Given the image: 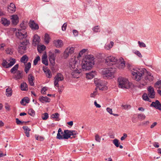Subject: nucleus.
<instances>
[{
  "instance_id": "f257e3e1",
  "label": "nucleus",
  "mask_w": 161,
  "mask_h": 161,
  "mask_svg": "<svg viewBox=\"0 0 161 161\" xmlns=\"http://www.w3.org/2000/svg\"><path fill=\"white\" fill-rule=\"evenodd\" d=\"M94 58L92 55H88L83 59L82 63V69L84 71L91 70L94 64Z\"/></svg>"
},
{
  "instance_id": "f03ea898",
  "label": "nucleus",
  "mask_w": 161,
  "mask_h": 161,
  "mask_svg": "<svg viewBox=\"0 0 161 161\" xmlns=\"http://www.w3.org/2000/svg\"><path fill=\"white\" fill-rule=\"evenodd\" d=\"M147 70L145 69H138V70L131 71V74L132 75V78L138 81L142 79V76L144 74L145 71Z\"/></svg>"
},
{
  "instance_id": "7ed1b4c3",
  "label": "nucleus",
  "mask_w": 161,
  "mask_h": 161,
  "mask_svg": "<svg viewBox=\"0 0 161 161\" xmlns=\"http://www.w3.org/2000/svg\"><path fill=\"white\" fill-rule=\"evenodd\" d=\"M117 58L113 56H109L105 59V63L108 66H111L116 64L118 61Z\"/></svg>"
},
{
  "instance_id": "20e7f679",
  "label": "nucleus",
  "mask_w": 161,
  "mask_h": 161,
  "mask_svg": "<svg viewBox=\"0 0 161 161\" xmlns=\"http://www.w3.org/2000/svg\"><path fill=\"white\" fill-rule=\"evenodd\" d=\"M119 87L121 88H127V85L128 83V80L122 77H119L118 79Z\"/></svg>"
},
{
  "instance_id": "39448f33",
  "label": "nucleus",
  "mask_w": 161,
  "mask_h": 161,
  "mask_svg": "<svg viewBox=\"0 0 161 161\" xmlns=\"http://www.w3.org/2000/svg\"><path fill=\"white\" fill-rule=\"evenodd\" d=\"M15 35L16 37L19 39L25 38L27 36V32L25 31V29L23 30L22 29L18 30V31H17L16 32Z\"/></svg>"
},
{
  "instance_id": "423d86ee",
  "label": "nucleus",
  "mask_w": 161,
  "mask_h": 161,
  "mask_svg": "<svg viewBox=\"0 0 161 161\" xmlns=\"http://www.w3.org/2000/svg\"><path fill=\"white\" fill-rule=\"evenodd\" d=\"M64 79V77L63 75L60 73H58L54 78V86L59 87V81H62Z\"/></svg>"
},
{
  "instance_id": "0eeeda50",
  "label": "nucleus",
  "mask_w": 161,
  "mask_h": 161,
  "mask_svg": "<svg viewBox=\"0 0 161 161\" xmlns=\"http://www.w3.org/2000/svg\"><path fill=\"white\" fill-rule=\"evenodd\" d=\"M65 134L64 135V138L66 139H68L71 136H75L78 134L76 131L73 130H65Z\"/></svg>"
},
{
  "instance_id": "6e6552de",
  "label": "nucleus",
  "mask_w": 161,
  "mask_h": 161,
  "mask_svg": "<svg viewBox=\"0 0 161 161\" xmlns=\"http://www.w3.org/2000/svg\"><path fill=\"white\" fill-rule=\"evenodd\" d=\"M56 57V54L53 53L51 52H49L48 57L49 60L51 64L53 66L55 65V61Z\"/></svg>"
},
{
  "instance_id": "1a4fd4ad",
  "label": "nucleus",
  "mask_w": 161,
  "mask_h": 161,
  "mask_svg": "<svg viewBox=\"0 0 161 161\" xmlns=\"http://www.w3.org/2000/svg\"><path fill=\"white\" fill-rule=\"evenodd\" d=\"M103 75H105L106 77H111L113 75V72L112 71L111 68L104 69L102 70Z\"/></svg>"
},
{
  "instance_id": "9d476101",
  "label": "nucleus",
  "mask_w": 161,
  "mask_h": 161,
  "mask_svg": "<svg viewBox=\"0 0 161 161\" xmlns=\"http://www.w3.org/2000/svg\"><path fill=\"white\" fill-rule=\"evenodd\" d=\"M22 71L18 70L15 72V74L13 76V78L16 80H19L23 77Z\"/></svg>"
},
{
  "instance_id": "9b49d317",
  "label": "nucleus",
  "mask_w": 161,
  "mask_h": 161,
  "mask_svg": "<svg viewBox=\"0 0 161 161\" xmlns=\"http://www.w3.org/2000/svg\"><path fill=\"white\" fill-rule=\"evenodd\" d=\"M148 95L149 97L151 98H153L155 97V92L154 89L151 86H149L147 88Z\"/></svg>"
},
{
  "instance_id": "f8f14e48",
  "label": "nucleus",
  "mask_w": 161,
  "mask_h": 161,
  "mask_svg": "<svg viewBox=\"0 0 161 161\" xmlns=\"http://www.w3.org/2000/svg\"><path fill=\"white\" fill-rule=\"evenodd\" d=\"M30 27L33 30H38L39 29L38 25L35 23L34 20H30L29 23Z\"/></svg>"
},
{
  "instance_id": "ddd939ff",
  "label": "nucleus",
  "mask_w": 161,
  "mask_h": 161,
  "mask_svg": "<svg viewBox=\"0 0 161 161\" xmlns=\"http://www.w3.org/2000/svg\"><path fill=\"white\" fill-rule=\"evenodd\" d=\"M151 107H153L156 109L161 110V104L158 100H156L154 102H153L150 105Z\"/></svg>"
},
{
  "instance_id": "4468645a",
  "label": "nucleus",
  "mask_w": 161,
  "mask_h": 161,
  "mask_svg": "<svg viewBox=\"0 0 161 161\" xmlns=\"http://www.w3.org/2000/svg\"><path fill=\"white\" fill-rule=\"evenodd\" d=\"M8 11L11 13H13L16 11V7L14 4L13 3H11L10 5L7 8Z\"/></svg>"
},
{
  "instance_id": "2eb2a0df",
  "label": "nucleus",
  "mask_w": 161,
  "mask_h": 161,
  "mask_svg": "<svg viewBox=\"0 0 161 161\" xmlns=\"http://www.w3.org/2000/svg\"><path fill=\"white\" fill-rule=\"evenodd\" d=\"M40 37L36 34L34 35L33 38V44L36 46L40 42Z\"/></svg>"
},
{
  "instance_id": "dca6fc26",
  "label": "nucleus",
  "mask_w": 161,
  "mask_h": 161,
  "mask_svg": "<svg viewBox=\"0 0 161 161\" xmlns=\"http://www.w3.org/2000/svg\"><path fill=\"white\" fill-rule=\"evenodd\" d=\"M39 100L42 103H44V102L49 103L50 102L51 99L47 96L43 97V96H41L39 97Z\"/></svg>"
},
{
  "instance_id": "f3484780",
  "label": "nucleus",
  "mask_w": 161,
  "mask_h": 161,
  "mask_svg": "<svg viewBox=\"0 0 161 161\" xmlns=\"http://www.w3.org/2000/svg\"><path fill=\"white\" fill-rule=\"evenodd\" d=\"M43 70L44 73L46 74V76L47 78H50L52 77V75L51 72L49 69H47V67L45 68L43 67Z\"/></svg>"
},
{
  "instance_id": "a211bd4d",
  "label": "nucleus",
  "mask_w": 161,
  "mask_h": 161,
  "mask_svg": "<svg viewBox=\"0 0 161 161\" xmlns=\"http://www.w3.org/2000/svg\"><path fill=\"white\" fill-rule=\"evenodd\" d=\"M53 43L56 47L60 48L63 46V41L61 40H54L53 42Z\"/></svg>"
},
{
  "instance_id": "6ab92c4d",
  "label": "nucleus",
  "mask_w": 161,
  "mask_h": 161,
  "mask_svg": "<svg viewBox=\"0 0 161 161\" xmlns=\"http://www.w3.org/2000/svg\"><path fill=\"white\" fill-rule=\"evenodd\" d=\"M26 50V47L21 45L18 48V52L21 54H23L25 53V51Z\"/></svg>"
},
{
  "instance_id": "aec40b11",
  "label": "nucleus",
  "mask_w": 161,
  "mask_h": 161,
  "mask_svg": "<svg viewBox=\"0 0 161 161\" xmlns=\"http://www.w3.org/2000/svg\"><path fill=\"white\" fill-rule=\"evenodd\" d=\"M62 131L61 128H59L58 130V133L57 134L56 138L58 139H65V138H64V135L65 134V130L64 131V135H60V132Z\"/></svg>"
},
{
  "instance_id": "412c9836",
  "label": "nucleus",
  "mask_w": 161,
  "mask_h": 161,
  "mask_svg": "<svg viewBox=\"0 0 161 161\" xmlns=\"http://www.w3.org/2000/svg\"><path fill=\"white\" fill-rule=\"evenodd\" d=\"M1 22L2 24L5 26H8L10 24L9 20L4 18H2Z\"/></svg>"
},
{
  "instance_id": "4be33fe9",
  "label": "nucleus",
  "mask_w": 161,
  "mask_h": 161,
  "mask_svg": "<svg viewBox=\"0 0 161 161\" xmlns=\"http://www.w3.org/2000/svg\"><path fill=\"white\" fill-rule=\"evenodd\" d=\"M42 63L46 66L48 65L47 56L46 54H44L42 58Z\"/></svg>"
},
{
  "instance_id": "5701e85b",
  "label": "nucleus",
  "mask_w": 161,
  "mask_h": 161,
  "mask_svg": "<svg viewBox=\"0 0 161 161\" xmlns=\"http://www.w3.org/2000/svg\"><path fill=\"white\" fill-rule=\"evenodd\" d=\"M95 75V71H92L88 73H86V77L87 79H91L94 77Z\"/></svg>"
},
{
  "instance_id": "b1692460",
  "label": "nucleus",
  "mask_w": 161,
  "mask_h": 161,
  "mask_svg": "<svg viewBox=\"0 0 161 161\" xmlns=\"http://www.w3.org/2000/svg\"><path fill=\"white\" fill-rule=\"evenodd\" d=\"M34 77L31 74H30L28 75V80L30 85L31 86H34V84L33 82Z\"/></svg>"
},
{
  "instance_id": "393cba45",
  "label": "nucleus",
  "mask_w": 161,
  "mask_h": 161,
  "mask_svg": "<svg viewBox=\"0 0 161 161\" xmlns=\"http://www.w3.org/2000/svg\"><path fill=\"white\" fill-rule=\"evenodd\" d=\"M30 100L29 98L27 97H24L20 101V103L24 105H26V103H29Z\"/></svg>"
},
{
  "instance_id": "a878e982",
  "label": "nucleus",
  "mask_w": 161,
  "mask_h": 161,
  "mask_svg": "<svg viewBox=\"0 0 161 161\" xmlns=\"http://www.w3.org/2000/svg\"><path fill=\"white\" fill-rule=\"evenodd\" d=\"M77 61L75 60H72L69 63V66L72 69L75 68Z\"/></svg>"
},
{
  "instance_id": "bb28decb",
  "label": "nucleus",
  "mask_w": 161,
  "mask_h": 161,
  "mask_svg": "<svg viewBox=\"0 0 161 161\" xmlns=\"http://www.w3.org/2000/svg\"><path fill=\"white\" fill-rule=\"evenodd\" d=\"M12 94V90L11 88L8 87L6 90V95L8 97H11Z\"/></svg>"
},
{
  "instance_id": "cd10ccee",
  "label": "nucleus",
  "mask_w": 161,
  "mask_h": 161,
  "mask_svg": "<svg viewBox=\"0 0 161 161\" xmlns=\"http://www.w3.org/2000/svg\"><path fill=\"white\" fill-rule=\"evenodd\" d=\"M19 22L18 17L17 15H13L12 18V23L15 25H16Z\"/></svg>"
},
{
  "instance_id": "c85d7f7f",
  "label": "nucleus",
  "mask_w": 161,
  "mask_h": 161,
  "mask_svg": "<svg viewBox=\"0 0 161 161\" xmlns=\"http://www.w3.org/2000/svg\"><path fill=\"white\" fill-rule=\"evenodd\" d=\"M21 90L22 91H25L28 90L27 85L26 83L24 82H23L20 85Z\"/></svg>"
},
{
  "instance_id": "c756f323",
  "label": "nucleus",
  "mask_w": 161,
  "mask_h": 161,
  "mask_svg": "<svg viewBox=\"0 0 161 161\" xmlns=\"http://www.w3.org/2000/svg\"><path fill=\"white\" fill-rule=\"evenodd\" d=\"M19 65L18 64H17L15 65L10 70V71L11 73L15 74V71H17L19 68Z\"/></svg>"
},
{
  "instance_id": "7c9ffc66",
  "label": "nucleus",
  "mask_w": 161,
  "mask_h": 161,
  "mask_svg": "<svg viewBox=\"0 0 161 161\" xmlns=\"http://www.w3.org/2000/svg\"><path fill=\"white\" fill-rule=\"evenodd\" d=\"M31 63L30 62H28L26 65L25 66L24 69V71L26 73H27L29 71L31 68Z\"/></svg>"
},
{
  "instance_id": "2f4dec72",
  "label": "nucleus",
  "mask_w": 161,
  "mask_h": 161,
  "mask_svg": "<svg viewBox=\"0 0 161 161\" xmlns=\"http://www.w3.org/2000/svg\"><path fill=\"white\" fill-rule=\"evenodd\" d=\"M59 114L57 113H56L52 114V118H55V121H59L60 120V119L59 118Z\"/></svg>"
},
{
  "instance_id": "473e14b6",
  "label": "nucleus",
  "mask_w": 161,
  "mask_h": 161,
  "mask_svg": "<svg viewBox=\"0 0 161 161\" xmlns=\"http://www.w3.org/2000/svg\"><path fill=\"white\" fill-rule=\"evenodd\" d=\"M46 48V47L44 45L38 46L37 47V50L39 53H41L42 51H44Z\"/></svg>"
},
{
  "instance_id": "72a5a7b5",
  "label": "nucleus",
  "mask_w": 161,
  "mask_h": 161,
  "mask_svg": "<svg viewBox=\"0 0 161 161\" xmlns=\"http://www.w3.org/2000/svg\"><path fill=\"white\" fill-rule=\"evenodd\" d=\"M50 38L49 35L47 33H46L45 35L44 41L45 42L48 44L49 42Z\"/></svg>"
},
{
  "instance_id": "f704fd0d",
  "label": "nucleus",
  "mask_w": 161,
  "mask_h": 161,
  "mask_svg": "<svg viewBox=\"0 0 161 161\" xmlns=\"http://www.w3.org/2000/svg\"><path fill=\"white\" fill-rule=\"evenodd\" d=\"M20 43L21 45L26 47L28 44H30L29 40L28 39L24 40L22 42H20Z\"/></svg>"
},
{
  "instance_id": "c9c22d12",
  "label": "nucleus",
  "mask_w": 161,
  "mask_h": 161,
  "mask_svg": "<svg viewBox=\"0 0 161 161\" xmlns=\"http://www.w3.org/2000/svg\"><path fill=\"white\" fill-rule=\"evenodd\" d=\"M28 59V57L26 55H25L21 57L20 59V61L22 63H25V61L26 60V61H27Z\"/></svg>"
},
{
  "instance_id": "e433bc0d",
  "label": "nucleus",
  "mask_w": 161,
  "mask_h": 161,
  "mask_svg": "<svg viewBox=\"0 0 161 161\" xmlns=\"http://www.w3.org/2000/svg\"><path fill=\"white\" fill-rule=\"evenodd\" d=\"M16 62V60L15 59L12 58V60L10 62V63L8 64V67H10L13 65Z\"/></svg>"
},
{
  "instance_id": "4c0bfd02",
  "label": "nucleus",
  "mask_w": 161,
  "mask_h": 161,
  "mask_svg": "<svg viewBox=\"0 0 161 161\" xmlns=\"http://www.w3.org/2000/svg\"><path fill=\"white\" fill-rule=\"evenodd\" d=\"M154 86L155 87L160 88L161 87V80H159L156 82L154 84Z\"/></svg>"
},
{
  "instance_id": "58836bf2",
  "label": "nucleus",
  "mask_w": 161,
  "mask_h": 161,
  "mask_svg": "<svg viewBox=\"0 0 161 161\" xmlns=\"http://www.w3.org/2000/svg\"><path fill=\"white\" fill-rule=\"evenodd\" d=\"M48 114L46 113L42 114V118L43 120H46L48 119Z\"/></svg>"
},
{
  "instance_id": "ea45409f",
  "label": "nucleus",
  "mask_w": 161,
  "mask_h": 161,
  "mask_svg": "<svg viewBox=\"0 0 161 161\" xmlns=\"http://www.w3.org/2000/svg\"><path fill=\"white\" fill-rule=\"evenodd\" d=\"M146 80H148L149 81H152L153 80V77L151 75V73L148 74V75L145 77Z\"/></svg>"
},
{
  "instance_id": "a19ab883",
  "label": "nucleus",
  "mask_w": 161,
  "mask_h": 161,
  "mask_svg": "<svg viewBox=\"0 0 161 161\" xmlns=\"http://www.w3.org/2000/svg\"><path fill=\"white\" fill-rule=\"evenodd\" d=\"M8 64L7 61L5 59H3V61L2 65L3 67L6 68H8V67H7L8 66Z\"/></svg>"
},
{
  "instance_id": "79ce46f5",
  "label": "nucleus",
  "mask_w": 161,
  "mask_h": 161,
  "mask_svg": "<svg viewBox=\"0 0 161 161\" xmlns=\"http://www.w3.org/2000/svg\"><path fill=\"white\" fill-rule=\"evenodd\" d=\"M28 114L32 116H34L35 115V111L32 108H31L29 110Z\"/></svg>"
},
{
  "instance_id": "37998d69",
  "label": "nucleus",
  "mask_w": 161,
  "mask_h": 161,
  "mask_svg": "<svg viewBox=\"0 0 161 161\" xmlns=\"http://www.w3.org/2000/svg\"><path fill=\"white\" fill-rule=\"evenodd\" d=\"M40 60V58L39 56H37L36 58L34 59L33 61V64L34 65H36L38 63V62Z\"/></svg>"
},
{
  "instance_id": "c03bdc74",
  "label": "nucleus",
  "mask_w": 161,
  "mask_h": 161,
  "mask_svg": "<svg viewBox=\"0 0 161 161\" xmlns=\"http://www.w3.org/2000/svg\"><path fill=\"white\" fill-rule=\"evenodd\" d=\"M113 142L116 147H119V143L118 140L116 139H115L113 140Z\"/></svg>"
},
{
  "instance_id": "a18cd8bd",
  "label": "nucleus",
  "mask_w": 161,
  "mask_h": 161,
  "mask_svg": "<svg viewBox=\"0 0 161 161\" xmlns=\"http://www.w3.org/2000/svg\"><path fill=\"white\" fill-rule=\"evenodd\" d=\"M15 120H16V123H17V124L18 125H19L20 124H22V123H27L29 122V121H27V122H26V121H20V120H19V119H18V118H16L15 119Z\"/></svg>"
},
{
  "instance_id": "49530a36",
  "label": "nucleus",
  "mask_w": 161,
  "mask_h": 161,
  "mask_svg": "<svg viewBox=\"0 0 161 161\" xmlns=\"http://www.w3.org/2000/svg\"><path fill=\"white\" fill-rule=\"evenodd\" d=\"M93 31L96 32L100 31V29L98 25L95 26L92 28Z\"/></svg>"
},
{
  "instance_id": "de8ad7c7",
  "label": "nucleus",
  "mask_w": 161,
  "mask_h": 161,
  "mask_svg": "<svg viewBox=\"0 0 161 161\" xmlns=\"http://www.w3.org/2000/svg\"><path fill=\"white\" fill-rule=\"evenodd\" d=\"M66 50H67V52H68L70 54H71L74 53V48L73 47H71L69 49L67 48Z\"/></svg>"
},
{
  "instance_id": "09e8293b",
  "label": "nucleus",
  "mask_w": 161,
  "mask_h": 161,
  "mask_svg": "<svg viewBox=\"0 0 161 161\" xmlns=\"http://www.w3.org/2000/svg\"><path fill=\"white\" fill-rule=\"evenodd\" d=\"M87 49H84L82 50L79 53L78 55V57H81V56L84 53H85L87 50Z\"/></svg>"
},
{
  "instance_id": "8fccbe9b",
  "label": "nucleus",
  "mask_w": 161,
  "mask_h": 161,
  "mask_svg": "<svg viewBox=\"0 0 161 161\" xmlns=\"http://www.w3.org/2000/svg\"><path fill=\"white\" fill-rule=\"evenodd\" d=\"M138 118L142 120L144 119L146 117L145 115L143 114H139L138 115Z\"/></svg>"
},
{
  "instance_id": "3c124183",
  "label": "nucleus",
  "mask_w": 161,
  "mask_h": 161,
  "mask_svg": "<svg viewBox=\"0 0 161 161\" xmlns=\"http://www.w3.org/2000/svg\"><path fill=\"white\" fill-rule=\"evenodd\" d=\"M143 99L145 101L148 100H149V98L147 93H144L142 95Z\"/></svg>"
},
{
  "instance_id": "603ef678",
  "label": "nucleus",
  "mask_w": 161,
  "mask_h": 161,
  "mask_svg": "<svg viewBox=\"0 0 161 161\" xmlns=\"http://www.w3.org/2000/svg\"><path fill=\"white\" fill-rule=\"evenodd\" d=\"M6 53L8 54L12 55L13 54V51L11 49L8 48L6 50Z\"/></svg>"
},
{
  "instance_id": "864d4df0",
  "label": "nucleus",
  "mask_w": 161,
  "mask_h": 161,
  "mask_svg": "<svg viewBox=\"0 0 161 161\" xmlns=\"http://www.w3.org/2000/svg\"><path fill=\"white\" fill-rule=\"evenodd\" d=\"M146 83L145 81H143L141 83L140 85L138 86V87L140 88H141L143 86H145L146 84Z\"/></svg>"
},
{
  "instance_id": "5fc2aeb1",
  "label": "nucleus",
  "mask_w": 161,
  "mask_h": 161,
  "mask_svg": "<svg viewBox=\"0 0 161 161\" xmlns=\"http://www.w3.org/2000/svg\"><path fill=\"white\" fill-rule=\"evenodd\" d=\"M22 128L25 132H28L31 131V129L27 126H23Z\"/></svg>"
},
{
  "instance_id": "6e6d98bb",
  "label": "nucleus",
  "mask_w": 161,
  "mask_h": 161,
  "mask_svg": "<svg viewBox=\"0 0 161 161\" xmlns=\"http://www.w3.org/2000/svg\"><path fill=\"white\" fill-rule=\"evenodd\" d=\"M138 43L139 44V46L140 47H146V45L143 42H141L140 41H138Z\"/></svg>"
},
{
  "instance_id": "4d7b16f0",
  "label": "nucleus",
  "mask_w": 161,
  "mask_h": 161,
  "mask_svg": "<svg viewBox=\"0 0 161 161\" xmlns=\"http://www.w3.org/2000/svg\"><path fill=\"white\" fill-rule=\"evenodd\" d=\"M95 140L97 142H100L101 138L98 134H96L95 135Z\"/></svg>"
},
{
  "instance_id": "13d9d810",
  "label": "nucleus",
  "mask_w": 161,
  "mask_h": 161,
  "mask_svg": "<svg viewBox=\"0 0 161 161\" xmlns=\"http://www.w3.org/2000/svg\"><path fill=\"white\" fill-rule=\"evenodd\" d=\"M20 26L22 29H23L24 30L26 29V25L24 22H22L21 23L20 25Z\"/></svg>"
},
{
  "instance_id": "bf43d9fd",
  "label": "nucleus",
  "mask_w": 161,
  "mask_h": 161,
  "mask_svg": "<svg viewBox=\"0 0 161 161\" xmlns=\"http://www.w3.org/2000/svg\"><path fill=\"white\" fill-rule=\"evenodd\" d=\"M97 86L98 87L99 89L101 90H103L104 87H103V86L100 83L97 84Z\"/></svg>"
},
{
  "instance_id": "052dcab7",
  "label": "nucleus",
  "mask_w": 161,
  "mask_h": 161,
  "mask_svg": "<svg viewBox=\"0 0 161 161\" xmlns=\"http://www.w3.org/2000/svg\"><path fill=\"white\" fill-rule=\"evenodd\" d=\"M47 87H44L42 88L41 90V93L42 94H45V92L47 91Z\"/></svg>"
},
{
  "instance_id": "680f3d73",
  "label": "nucleus",
  "mask_w": 161,
  "mask_h": 161,
  "mask_svg": "<svg viewBox=\"0 0 161 161\" xmlns=\"http://www.w3.org/2000/svg\"><path fill=\"white\" fill-rule=\"evenodd\" d=\"M67 26V23H64L62 26V30L63 31H65L66 30Z\"/></svg>"
},
{
  "instance_id": "e2e57ef3",
  "label": "nucleus",
  "mask_w": 161,
  "mask_h": 161,
  "mask_svg": "<svg viewBox=\"0 0 161 161\" xmlns=\"http://www.w3.org/2000/svg\"><path fill=\"white\" fill-rule=\"evenodd\" d=\"M134 53L140 58H142V55L140 52L139 51H138L137 50L136 51L134 52Z\"/></svg>"
},
{
  "instance_id": "0e129e2a",
  "label": "nucleus",
  "mask_w": 161,
  "mask_h": 161,
  "mask_svg": "<svg viewBox=\"0 0 161 161\" xmlns=\"http://www.w3.org/2000/svg\"><path fill=\"white\" fill-rule=\"evenodd\" d=\"M153 146L156 148H158L159 147V145L158 142H154L153 143Z\"/></svg>"
},
{
  "instance_id": "69168bd1",
  "label": "nucleus",
  "mask_w": 161,
  "mask_h": 161,
  "mask_svg": "<svg viewBox=\"0 0 161 161\" xmlns=\"http://www.w3.org/2000/svg\"><path fill=\"white\" fill-rule=\"evenodd\" d=\"M67 52V50H65L64 52V57L65 58H67L70 54Z\"/></svg>"
},
{
  "instance_id": "338daca9",
  "label": "nucleus",
  "mask_w": 161,
  "mask_h": 161,
  "mask_svg": "<svg viewBox=\"0 0 161 161\" xmlns=\"http://www.w3.org/2000/svg\"><path fill=\"white\" fill-rule=\"evenodd\" d=\"M105 48L109 50L112 47L110 46V44H106L104 46Z\"/></svg>"
},
{
  "instance_id": "774afa93",
  "label": "nucleus",
  "mask_w": 161,
  "mask_h": 161,
  "mask_svg": "<svg viewBox=\"0 0 161 161\" xmlns=\"http://www.w3.org/2000/svg\"><path fill=\"white\" fill-rule=\"evenodd\" d=\"M107 111L110 114H113L112 109L109 108H106Z\"/></svg>"
}]
</instances>
